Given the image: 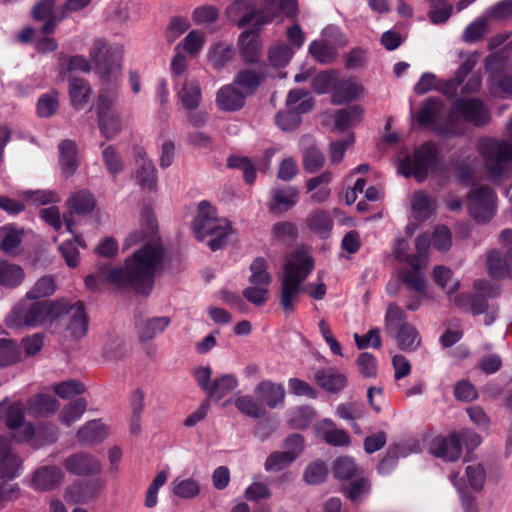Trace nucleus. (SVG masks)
Instances as JSON below:
<instances>
[{"mask_svg":"<svg viewBox=\"0 0 512 512\" xmlns=\"http://www.w3.org/2000/svg\"><path fill=\"white\" fill-rule=\"evenodd\" d=\"M164 249L158 240L152 239L142 248L126 258L123 267L101 266L85 278L90 290H97L103 284L119 288H132L139 294L148 295L156 275L162 270Z\"/></svg>","mask_w":512,"mask_h":512,"instance_id":"1","label":"nucleus"},{"mask_svg":"<svg viewBox=\"0 0 512 512\" xmlns=\"http://www.w3.org/2000/svg\"><path fill=\"white\" fill-rule=\"evenodd\" d=\"M123 50L119 45H109L105 39H96L89 52L100 79L96 113L113 111L119 96V76Z\"/></svg>","mask_w":512,"mask_h":512,"instance_id":"2","label":"nucleus"},{"mask_svg":"<svg viewBox=\"0 0 512 512\" xmlns=\"http://www.w3.org/2000/svg\"><path fill=\"white\" fill-rule=\"evenodd\" d=\"M314 266V258L305 249H296L285 257L279 290V302L285 313L294 312Z\"/></svg>","mask_w":512,"mask_h":512,"instance_id":"3","label":"nucleus"},{"mask_svg":"<svg viewBox=\"0 0 512 512\" xmlns=\"http://www.w3.org/2000/svg\"><path fill=\"white\" fill-rule=\"evenodd\" d=\"M192 229L197 240L206 242L212 251L225 247L233 233L231 223L225 218L218 217L215 207L206 201L199 203Z\"/></svg>","mask_w":512,"mask_h":512,"instance_id":"4","label":"nucleus"},{"mask_svg":"<svg viewBox=\"0 0 512 512\" xmlns=\"http://www.w3.org/2000/svg\"><path fill=\"white\" fill-rule=\"evenodd\" d=\"M511 141L484 138L478 143V152L490 180L497 182L507 175L512 164V117L507 124Z\"/></svg>","mask_w":512,"mask_h":512,"instance_id":"5","label":"nucleus"},{"mask_svg":"<svg viewBox=\"0 0 512 512\" xmlns=\"http://www.w3.org/2000/svg\"><path fill=\"white\" fill-rule=\"evenodd\" d=\"M62 304L66 305L64 302L36 301L25 295L13 306L4 322L11 329L38 327L45 323L54 310H58Z\"/></svg>","mask_w":512,"mask_h":512,"instance_id":"6","label":"nucleus"},{"mask_svg":"<svg viewBox=\"0 0 512 512\" xmlns=\"http://www.w3.org/2000/svg\"><path fill=\"white\" fill-rule=\"evenodd\" d=\"M227 13L238 27H250L258 34L263 26L282 16L270 6L258 8L253 0H232Z\"/></svg>","mask_w":512,"mask_h":512,"instance_id":"7","label":"nucleus"},{"mask_svg":"<svg viewBox=\"0 0 512 512\" xmlns=\"http://www.w3.org/2000/svg\"><path fill=\"white\" fill-rule=\"evenodd\" d=\"M498 198L489 186L477 185L467 195L466 206L470 216L478 223L489 222L497 212Z\"/></svg>","mask_w":512,"mask_h":512,"instance_id":"8","label":"nucleus"},{"mask_svg":"<svg viewBox=\"0 0 512 512\" xmlns=\"http://www.w3.org/2000/svg\"><path fill=\"white\" fill-rule=\"evenodd\" d=\"M437 164V149L430 142L415 150L413 159H403L398 172L405 177L413 176L418 182L425 180Z\"/></svg>","mask_w":512,"mask_h":512,"instance_id":"9","label":"nucleus"},{"mask_svg":"<svg viewBox=\"0 0 512 512\" xmlns=\"http://www.w3.org/2000/svg\"><path fill=\"white\" fill-rule=\"evenodd\" d=\"M25 408L20 402L4 400L0 403V419H3L17 442H27L35 435L34 427L24 419Z\"/></svg>","mask_w":512,"mask_h":512,"instance_id":"10","label":"nucleus"},{"mask_svg":"<svg viewBox=\"0 0 512 512\" xmlns=\"http://www.w3.org/2000/svg\"><path fill=\"white\" fill-rule=\"evenodd\" d=\"M323 39L314 40L309 45V53L321 63H331L337 56L339 47L348 44V39L335 26H329L323 30Z\"/></svg>","mask_w":512,"mask_h":512,"instance_id":"11","label":"nucleus"},{"mask_svg":"<svg viewBox=\"0 0 512 512\" xmlns=\"http://www.w3.org/2000/svg\"><path fill=\"white\" fill-rule=\"evenodd\" d=\"M477 297L471 294H458L451 300L461 309L469 310L473 315L485 313L489 306L485 297H496L499 294V287L487 280H476L473 284Z\"/></svg>","mask_w":512,"mask_h":512,"instance_id":"12","label":"nucleus"},{"mask_svg":"<svg viewBox=\"0 0 512 512\" xmlns=\"http://www.w3.org/2000/svg\"><path fill=\"white\" fill-rule=\"evenodd\" d=\"M460 116L476 126L484 125L490 119V114L483 102L474 98L457 99L453 102L450 120Z\"/></svg>","mask_w":512,"mask_h":512,"instance_id":"13","label":"nucleus"},{"mask_svg":"<svg viewBox=\"0 0 512 512\" xmlns=\"http://www.w3.org/2000/svg\"><path fill=\"white\" fill-rule=\"evenodd\" d=\"M133 154L136 164L135 177L142 189L154 191L157 188V172L151 159L142 147H134Z\"/></svg>","mask_w":512,"mask_h":512,"instance_id":"14","label":"nucleus"},{"mask_svg":"<svg viewBox=\"0 0 512 512\" xmlns=\"http://www.w3.org/2000/svg\"><path fill=\"white\" fill-rule=\"evenodd\" d=\"M63 465L66 471L77 476L97 475L102 471L100 461L94 456L83 452L69 455L65 458Z\"/></svg>","mask_w":512,"mask_h":512,"instance_id":"15","label":"nucleus"},{"mask_svg":"<svg viewBox=\"0 0 512 512\" xmlns=\"http://www.w3.org/2000/svg\"><path fill=\"white\" fill-rule=\"evenodd\" d=\"M451 481L460 493H463L468 486L475 491H480L486 481V470L481 463L470 462L465 467V478L455 473L451 476Z\"/></svg>","mask_w":512,"mask_h":512,"instance_id":"16","label":"nucleus"},{"mask_svg":"<svg viewBox=\"0 0 512 512\" xmlns=\"http://www.w3.org/2000/svg\"><path fill=\"white\" fill-rule=\"evenodd\" d=\"M429 451L432 455L445 461H456L462 453L460 439L455 433L448 436H436L430 443Z\"/></svg>","mask_w":512,"mask_h":512,"instance_id":"17","label":"nucleus"},{"mask_svg":"<svg viewBox=\"0 0 512 512\" xmlns=\"http://www.w3.org/2000/svg\"><path fill=\"white\" fill-rule=\"evenodd\" d=\"M399 281L417 294L406 302L408 310H417L421 305V299L428 297L426 279L419 271L404 269L399 273Z\"/></svg>","mask_w":512,"mask_h":512,"instance_id":"18","label":"nucleus"},{"mask_svg":"<svg viewBox=\"0 0 512 512\" xmlns=\"http://www.w3.org/2000/svg\"><path fill=\"white\" fill-rule=\"evenodd\" d=\"M176 96L186 112L197 110L202 102V88L200 82L193 77L185 78L179 85Z\"/></svg>","mask_w":512,"mask_h":512,"instance_id":"19","label":"nucleus"},{"mask_svg":"<svg viewBox=\"0 0 512 512\" xmlns=\"http://www.w3.org/2000/svg\"><path fill=\"white\" fill-rule=\"evenodd\" d=\"M254 393L263 407L267 406L271 409L282 405L286 396L284 386L270 380L260 381L255 386Z\"/></svg>","mask_w":512,"mask_h":512,"instance_id":"20","label":"nucleus"},{"mask_svg":"<svg viewBox=\"0 0 512 512\" xmlns=\"http://www.w3.org/2000/svg\"><path fill=\"white\" fill-rule=\"evenodd\" d=\"M59 302H64L66 305H60L59 309L54 310L53 314L57 316L61 312H67L70 316L68 330L71 335L76 338L83 337L88 330V320L83 305L79 302L70 305L66 300H60Z\"/></svg>","mask_w":512,"mask_h":512,"instance_id":"21","label":"nucleus"},{"mask_svg":"<svg viewBox=\"0 0 512 512\" xmlns=\"http://www.w3.org/2000/svg\"><path fill=\"white\" fill-rule=\"evenodd\" d=\"M443 103L438 98H428L425 100L417 114L416 120L419 125H431L433 129L442 134H452L454 130L452 127H438L436 119L442 111Z\"/></svg>","mask_w":512,"mask_h":512,"instance_id":"22","label":"nucleus"},{"mask_svg":"<svg viewBox=\"0 0 512 512\" xmlns=\"http://www.w3.org/2000/svg\"><path fill=\"white\" fill-rule=\"evenodd\" d=\"M238 48L244 62L255 63L259 60L263 44L258 33L245 30L238 37Z\"/></svg>","mask_w":512,"mask_h":512,"instance_id":"23","label":"nucleus"},{"mask_svg":"<svg viewBox=\"0 0 512 512\" xmlns=\"http://www.w3.org/2000/svg\"><path fill=\"white\" fill-rule=\"evenodd\" d=\"M246 96L233 84L222 86L216 92L215 103L218 109L226 112L240 110L245 104Z\"/></svg>","mask_w":512,"mask_h":512,"instance_id":"24","label":"nucleus"},{"mask_svg":"<svg viewBox=\"0 0 512 512\" xmlns=\"http://www.w3.org/2000/svg\"><path fill=\"white\" fill-rule=\"evenodd\" d=\"M365 95V88L362 84L358 83L352 78L337 80L334 91L331 95L332 103L340 105Z\"/></svg>","mask_w":512,"mask_h":512,"instance_id":"25","label":"nucleus"},{"mask_svg":"<svg viewBox=\"0 0 512 512\" xmlns=\"http://www.w3.org/2000/svg\"><path fill=\"white\" fill-rule=\"evenodd\" d=\"M65 474L56 466H42L37 469L32 479V485L36 490L49 491L64 481Z\"/></svg>","mask_w":512,"mask_h":512,"instance_id":"26","label":"nucleus"},{"mask_svg":"<svg viewBox=\"0 0 512 512\" xmlns=\"http://www.w3.org/2000/svg\"><path fill=\"white\" fill-rule=\"evenodd\" d=\"M299 190L295 186H278L271 190L270 211L286 212L298 202Z\"/></svg>","mask_w":512,"mask_h":512,"instance_id":"27","label":"nucleus"},{"mask_svg":"<svg viewBox=\"0 0 512 512\" xmlns=\"http://www.w3.org/2000/svg\"><path fill=\"white\" fill-rule=\"evenodd\" d=\"M315 430L316 434L327 444L340 447L350 444L348 433L343 429L337 428L335 423L329 418L319 421L315 426Z\"/></svg>","mask_w":512,"mask_h":512,"instance_id":"28","label":"nucleus"},{"mask_svg":"<svg viewBox=\"0 0 512 512\" xmlns=\"http://www.w3.org/2000/svg\"><path fill=\"white\" fill-rule=\"evenodd\" d=\"M333 175L330 171H324L316 177L306 181V191L310 193V200L315 203L325 202L331 195L329 184Z\"/></svg>","mask_w":512,"mask_h":512,"instance_id":"29","label":"nucleus"},{"mask_svg":"<svg viewBox=\"0 0 512 512\" xmlns=\"http://www.w3.org/2000/svg\"><path fill=\"white\" fill-rule=\"evenodd\" d=\"M316 383L325 391L338 393L347 384V377L334 368H323L315 374Z\"/></svg>","mask_w":512,"mask_h":512,"instance_id":"30","label":"nucleus"},{"mask_svg":"<svg viewBox=\"0 0 512 512\" xmlns=\"http://www.w3.org/2000/svg\"><path fill=\"white\" fill-rule=\"evenodd\" d=\"M24 233V229L13 224L0 227V250L7 255L18 254Z\"/></svg>","mask_w":512,"mask_h":512,"instance_id":"31","label":"nucleus"},{"mask_svg":"<svg viewBox=\"0 0 512 512\" xmlns=\"http://www.w3.org/2000/svg\"><path fill=\"white\" fill-rule=\"evenodd\" d=\"M108 427L100 420H92L81 426L77 433V440L82 445H93L103 441L108 436Z\"/></svg>","mask_w":512,"mask_h":512,"instance_id":"32","label":"nucleus"},{"mask_svg":"<svg viewBox=\"0 0 512 512\" xmlns=\"http://www.w3.org/2000/svg\"><path fill=\"white\" fill-rule=\"evenodd\" d=\"M170 318L159 316L148 318L137 325V335L140 342H149L163 333L170 325Z\"/></svg>","mask_w":512,"mask_h":512,"instance_id":"33","label":"nucleus"},{"mask_svg":"<svg viewBox=\"0 0 512 512\" xmlns=\"http://www.w3.org/2000/svg\"><path fill=\"white\" fill-rule=\"evenodd\" d=\"M93 91L90 84L82 78H70L69 96L72 106L76 110L85 108L92 97Z\"/></svg>","mask_w":512,"mask_h":512,"instance_id":"34","label":"nucleus"},{"mask_svg":"<svg viewBox=\"0 0 512 512\" xmlns=\"http://www.w3.org/2000/svg\"><path fill=\"white\" fill-rule=\"evenodd\" d=\"M236 55V50L232 44L218 42L210 46L207 58L215 70H222L230 63Z\"/></svg>","mask_w":512,"mask_h":512,"instance_id":"35","label":"nucleus"},{"mask_svg":"<svg viewBox=\"0 0 512 512\" xmlns=\"http://www.w3.org/2000/svg\"><path fill=\"white\" fill-rule=\"evenodd\" d=\"M411 209L413 217L416 220L423 222L435 214L436 201L428 194L418 191L412 196Z\"/></svg>","mask_w":512,"mask_h":512,"instance_id":"36","label":"nucleus"},{"mask_svg":"<svg viewBox=\"0 0 512 512\" xmlns=\"http://www.w3.org/2000/svg\"><path fill=\"white\" fill-rule=\"evenodd\" d=\"M54 0H41L33 9V16L36 20L44 22L42 32L44 34L52 33L59 19L55 13Z\"/></svg>","mask_w":512,"mask_h":512,"instance_id":"37","label":"nucleus"},{"mask_svg":"<svg viewBox=\"0 0 512 512\" xmlns=\"http://www.w3.org/2000/svg\"><path fill=\"white\" fill-rule=\"evenodd\" d=\"M25 278L23 268L15 263H11L0 258V285L13 289L22 284Z\"/></svg>","mask_w":512,"mask_h":512,"instance_id":"38","label":"nucleus"},{"mask_svg":"<svg viewBox=\"0 0 512 512\" xmlns=\"http://www.w3.org/2000/svg\"><path fill=\"white\" fill-rule=\"evenodd\" d=\"M98 117V127L101 134L107 139L115 138L124 127L123 119L116 111H107L96 113Z\"/></svg>","mask_w":512,"mask_h":512,"instance_id":"39","label":"nucleus"},{"mask_svg":"<svg viewBox=\"0 0 512 512\" xmlns=\"http://www.w3.org/2000/svg\"><path fill=\"white\" fill-rule=\"evenodd\" d=\"M262 81L263 75L260 72L243 69L235 75L232 83L247 97L255 93Z\"/></svg>","mask_w":512,"mask_h":512,"instance_id":"40","label":"nucleus"},{"mask_svg":"<svg viewBox=\"0 0 512 512\" xmlns=\"http://www.w3.org/2000/svg\"><path fill=\"white\" fill-rule=\"evenodd\" d=\"M70 213L87 215L91 213L96 205L94 196L88 190H79L72 193L66 201Z\"/></svg>","mask_w":512,"mask_h":512,"instance_id":"41","label":"nucleus"},{"mask_svg":"<svg viewBox=\"0 0 512 512\" xmlns=\"http://www.w3.org/2000/svg\"><path fill=\"white\" fill-rule=\"evenodd\" d=\"M60 167L65 177L72 176L78 168L76 144L70 140H64L59 144Z\"/></svg>","mask_w":512,"mask_h":512,"instance_id":"42","label":"nucleus"},{"mask_svg":"<svg viewBox=\"0 0 512 512\" xmlns=\"http://www.w3.org/2000/svg\"><path fill=\"white\" fill-rule=\"evenodd\" d=\"M141 231H134L130 233L125 241L124 248H130L140 241L150 238L157 230V222L154 215L150 211H145L141 216Z\"/></svg>","mask_w":512,"mask_h":512,"instance_id":"43","label":"nucleus"},{"mask_svg":"<svg viewBox=\"0 0 512 512\" xmlns=\"http://www.w3.org/2000/svg\"><path fill=\"white\" fill-rule=\"evenodd\" d=\"M306 224L310 231L321 238H327L333 227L331 217L323 210L311 212L306 218Z\"/></svg>","mask_w":512,"mask_h":512,"instance_id":"44","label":"nucleus"},{"mask_svg":"<svg viewBox=\"0 0 512 512\" xmlns=\"http://www.w3.org/2000/svg\"><path fill=\"white\" fill-rule=\"evenodd\" d=\"M286 105L287 109L297 112L300 116L312 109L314 101L309 92L303 89H294L289 92L286 99Z\"/></svg>","mask_w":512,"mask_h":512,"instance_id":"45","label":"nucleus"},{"mask_svg":"<svg viewBox=\"0 0 512 512\" xmlns=\"http://www.w3.org/2000/svg\"><path fill=\"white\" fill-rule=\"evenodd\" d=\"M233 403L239 412L251 418H261L266 412L265 407L251 395L237 394L233 399Z\"/></svg>","mask_w":512,"mask_h":512,"instance_id":"46","label":"nucleus"},{"mask_svg":"<svg viewBox=\"0 0 512 512\" xmlns=\"http://www.w3.org/2000/svg\"><path fill=\"white\" fill-rule=\"evenodd\" d=\"M396 340L398 347L404 351H414L421 344V338L417 329L407 323L401 325Z\"/></svg>","mask_w":512,"mask_h":512,"instance_id":"47","label":"nucleus"},{"mask_svg":"<svg viewBox=\"0 0 512 512\" xmlns=\"http://www.w3.org/2000/svg\"><path fill=\"white\" fill-rule=\"evenodd\" d=\"M364 111L359 105H353L346 109H340L334 115L335 128L344 131L348 127L361 121Z\"/></svg>","mask_w":512,"mask_h":512,"instance_id":"48","label":"nucleus"},{"mask_svg":"<svg viewBox=\"0 0 512 512\" xmlns=\"http://www.w3.org/2000/svg\"><path fill=\"white\" fill-rule=\"evenodd\" d=\"M86 408L87 402L84 398H79L70 402L62 408L59 414V421L63 425L69 427L81 419Z\"/></svg>","mask_w":512,"mask_h":512,"instance_id":"49","label":"nucleus"},{"mask_svg":"<svg viewBox=\"0 0 512 512\" xmlns=\"http://www.w3.org/2000/svg\"><path fill=\"white\" fill-rule=\"evenodd\" d=\"M28 409L34 416H47L58 409V402L52 396L37 395L29 401Z\"/></svg>","mask_w":512,"mask_h":512,"instance_id":"50","label":"nucleus"},{"mask_svg":"<svg viewBox=\"0 0 512 512\" xmlns=\"http://www.w3.org/2000/svg\"><path fill=\"white\" fill-rule=\"evenodd\" d=\"M250 272V284L269 288L272 281V276L268 272V264L264 258H256L250 265Z\"/></svg>","mask_w":512,"mask_h":512,"instance_id":"51","label":"nucleus"},{"mask_svg":"<svg viewBox=\"0 0 512 512\" xmlns=\"http://www.w3.org/2000/svg\"><path fill=\"white\" fill-rule=\"evenodd\" d=\"M22 460L13 452L12 448L0 458V478L13 479L20 474Z\"/></svg>","mask_w":512,"mask_h":512,"instance_id":"52","label":"nucleus"},{"mask_svg":"<svg viewBox=\"0 0 512 512\" xmlns=\"http://www.w3.org/2000/svg\"><path fill=\"white\" fill-rule=\"evenodd\" d=\"M237 386L238 380L234 375H222L212 382V386L207 394L216 400H220L233 391Z\"/></svg>","mask_w":512,"mask_h":512,"instance_id":"53","label":"nucleus"},{"mask_svg":"<svg viewBox=\"0 0 512 512\" xmlns=\"http://www.w3.org/2000/svg\"><path fill=\"white\" fill-rule=\"evenodd\" d=\"M59 109V93L51 90L43 95L37 101L36 111L41 118L52 117Z\"/></svg>","mask_w":512,"mask_h":512,"instance_id":"54","label":"nucleus"},{"mask_svg":"<svg viewBox=\"0 0 512 512\" xmlns=\"http://www.w3.org/2000/svg\"><path fill=\"white\" fill-rule=\"evenodd\" d=\"M78 246L82 248L86 247L83 239L79 235H76L73 240H68L59 246V250L66 264L71 268L77 267L80 261Z\"/></svg>","mask_w":512,"mask_h":512,"instance_id":"55","label":"nucleus"},{"mask_svg":"<svg viewBox=\"0 0 512 512\" xmlns=\"http://www.w3.org/2000/svg\"><path fill=\"white\" fill-rule=\"evenodd\" d=\"M293 55V49L284 42H276L268 50V60L275 67L286 66Z\"/></svg>","mask_w":512,"mask_h":512,"instance_id":"56","label":"nucleus"},{"mask_svg":"<svg viewBox=\"0 0 512 512\" xmlns=\"http://www.w3.org/2000/svg\"><path fill=\"white\" fill-rule=\"evenodd\" d=\"M21 360V350L12 339H0V367L13 365Z\"/></svg>","mask_w":512,"mask_h":512,"instance_id":"57","label":"nucleus"},{"mask_svg":"<svg viewBox=\"0 0 512 512\" xmlns=\"http://www.w3.org/2000/svg\"><path fill=\"white\" fill-rule=\"evenodd\" d=\"M486 264L488 273L494 278H502L509 271L508 260L497 250L488 253Z\"/></svg>","mask_w":512,"mask_h":512,"instance_id":"58","label":"nucleus"},{"mask_svg":"<svg viewBox=\"0 0 512 512\" xmlns=\"http://www.w3.org/2000/svg\"><path fill=\"white\" fill-rule=\"evenodd\" d=\"M324 163L325 157L315 145L312 144L306 147L303 152V166L305 171L315 173L324 166Z\"/></svg>","mask_w":512,"mask_h":512,"instance_id":"59","label":"nucleus"},{"mask_svg":"<svg viewBox=\"0 0 512 512\" xmlns=\"http://www.w3.org/2000/svg\"><path fill=\"white\" fill-rule=\"evenodd\" d=\"M173 493L181 499H190L196 497L200 493V487L194 479L176 478L173 482Z\"/></svg>","mask_w":512,"mask_h":512,"instance_id":"60","label":"nucleus"},{"mask_svg":"<svg viewBox=\"0 0 512 512\" xmlns=\"http://www.w3.org/2000/svg\"><path fill=\"white\" fill-rule=\"evenodd\" d=\"M227 165L230 168L241 170L247 184H252L256 180V169L249 158L236 155L230 156L227 160Z\"/></svg>","mask_w":512,"mask_h":512,"instance_id":"61","label":"nucleus"},{"mask_svg":"<svg viewBox=\"0 0 512 512\" xmlns=\"http://www.w3.org/2000/svg\"><path fill=\"white\" fill-rule=\"evenodd\" d=\"M295 460L294 454L284 451L271 453L264 464L267 472H278L288 467Z\"/></svg>","mask_w":512,"mask_h":512,"instance_id":"62","label":"nucleus"},{"mask_svg":"<svg viewBox=\"0 0 512 512\" xmlns=\"http://www.w3.org/2000/svg\"><path fill=\"white\" fill-rule=\"evenodd\" d=\"M56 290L54 279L51 276H43L39 278L33 287L26 293L29 298L39 301L38 299L51 296Z\"/></svg>","mask_w":512,"mask_h":512,"instance_id":"63","label":"nucleus"},{"mask_svg":"<svg viewBox=\"0 0 512 512\" xmlns=\"http://www.w3.org/2000/svg\"><path fill=\"white\" fill-rule=\"evenodd\" d=\"M489 18L486 14L468 25L463 32V40L467 43H474L478 41L484 34H486L489 24Z\"/></svg>","mask_w":512,"mask_h":512,"instance_id":"64","label":"nucleus"}]
</instances>
